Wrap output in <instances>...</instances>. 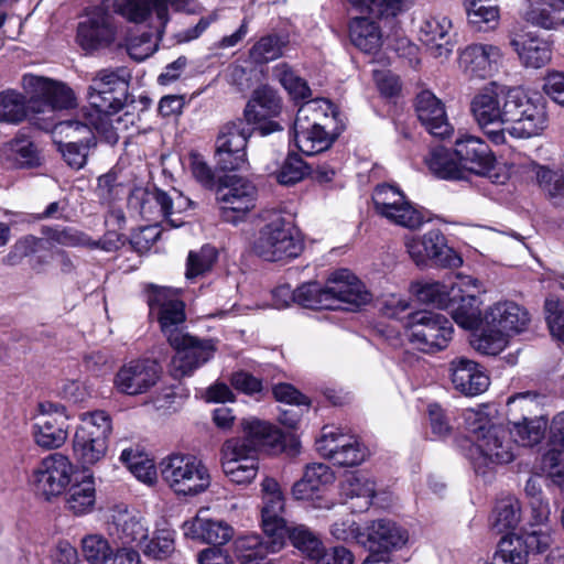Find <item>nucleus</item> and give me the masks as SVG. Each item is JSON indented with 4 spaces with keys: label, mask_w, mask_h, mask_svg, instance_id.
I'll use <instances>...</instances> for the list:
<instances>
[{
    "label": "nucleus",
    "mask_w": 564,
    "mask_h": 564,
    "mask_svg": "<svg viewBox=\"0 0 564 564\" xmlns=\"http://www.w3.org/2000/svg\"><path fill=\"white\" fill-rule=\"evenodd\" d=\"M186 0H104L100 7L90 10L85 20L77 26V43L87 51H95L108 46L115 40V26L111 15L112 10L130 22L141 23L148 19L152 10H155L162 23L167 21V8L181 10Z\"/></svg>",
    "instance_id": "1"
},
{
    "label": "nucleus",
    "mask_w": 564,
    "mask_h": 564,
    "mask_svg": "<svg viewBox=\"0 0 564 564\" xmlns=\"http://www.w3.org/2000/svg\"><path fill=\"white\" fill-rule=\"evenodd\" d=\"M245 436L228 440L223 446V470L237 485L251 482L258 471L257 454L261 449L282 448L283 434L275 426L256 417L241 423Z\"/></svg>",
    "instance_id": "2"
},
{
    "label": "nucleus",
    "mask_w": 564,
    "mask_h": 564,
    "mask_svg": "<svg viewBox=\"0 0 564 564\" xmlns=\"http://www.w3.org/2000/svg\"><path fill=\"white\" fill-rule=\"evenodd\" d=\"M295 303L311 310L354 311L371 300L364 283L348 270L334 272L326 285L307 282L294 290Z\"/></svg>",
    "instance_id": "3"
},
{
    "label": "nucleus",
    "mask_w": 564,
    "mask_h": 564,
    "mask_svg": "<svg viewBox=\"0 0 564 564\" xmlns=\"http://www.w3.org/2000/svg\"><path fill=\"white\" fill-rule=\"evenodd\" d=\"M464 420L475 438L473 465L477 473H485L482 467L509 464L516 458V446L502 425L494 424L482 411L473 409L464 412Z\"/></svg>",
    "instance_id": "4"
},
{
    "label": "nucleus",
    "mask_w": 564,
    "mask_h": 564,
    "mask_svg": "<svg viewBox=\"0 0 564 564\" xmlns=\"http://www.w3.org/2000/svg\"><path fill=\"white\" fill-rule=\"evenodd\" d=\"M360 15L350 18L348 39L364 54H377L383 44L380 22L399 14L408 0H347Z\"/></svg>",
    "instance_id": "5"
},
{
    "label": "nucleus",
    "mask_w": 564,
    "mask_h": 564,
    "mask_svg": "<svg viewBox=\"0 0 564 564\" xmlns=\"http://www.w3.org/2000/svg\"><path fill=\"white\" fill-rule=\"evenodd\" d=\"M162 480L174 494L218 491L206 464L195 455L172 453L159 463Z\"/></svg>",
    "instance_id": "6"
},
{
    "label": "nucleus",
    "mask_w": 564,
    "mask_h": 564,
    "mask_svg": "<svg viewBox=\"0 0 564 564\" xmlns=\"http://www.w3.org/2000/svg\"><path fill=\"white\" fill-rule=\"evenodd\" d=\"M505 115L506 122H511L506 133L517 139L540 135L547 127L545 101L541 97H530L519 88L507 90Z\"/></svg>",
    "instance_id": "7"
},
{
    "label": "nucleus",
    "mask_w": 564,
    "mask_h": 564,
    "mask_svg": "<svg viewBox=\"0 0 564 564\" xmlns=\"http://www.w3.org/2000/svg\"><path fill=\"white\" fill-rule=\"evenodd\" d=\"M74 481L73 494H95V478L84 468L73 475L69 459L59 454H51L44 458L33 474L32 481L36 486V494H62V490Z\"/></svg>",
    "instance_id": "8"
},
{
    "label": "nucleus",
    "mask_w": 564,
    "mask_h": 564,
    "mask_svg": "<svg viewBox=\"0 0 564 564\" xmlns=\"http://www.w3.org/2000/svg\"><path fill=\"white\" fill-rule=\"evenodd\" d=\"M253 252L270 262H282L297 258L303 242L291 223L281 214H273L258 231L252 245Z\"/></svg>",
    "instance_id": "9"
},
{
    "label": "nucleus",
    "mask_w": 564,
    "mask_h": 564,
    "mask_svg": "<svg viewBox=\"0 0 564 564\" xmlns=\"http://www.w3.org/2000/svg\"><path fill=\"white\" fill-rule=\"evenodd\" d=\"M34 123L37 124L36 121ZM39 127L45 130L52 129L55 143L64 161L75 170L85 166L90 149L97 144L91 129L94 127L87 122L65 120L56 123H39Z\"/></svg>",
    "instance_id": "10"
},
{
    "label": "nucleus",
    "mask_w": 564,
    "mask_h": 564,
    "mask_svg": "<svg viewBox=\"0 0 564 564\" xmlns=\"http://www.w3.org/2000/svg\"><path fill=\"white\" fill-rule=\"evenodd\" d=\"M111 430V419L105 411L82 415V423L75 432L73 449L83 466L94 465L105 456Z\"/></svg>",
    "instance_id": "11"
},
{
    "label": "nucleus",
    "mask_w": 564,
    "mask_h": 564,
    "mask_svg": "<svg viewBox=\"0 0 564 564\" xmlns=\"http://www.w3.org/2000/svg\"><path fill=\"white\" fill-rule=\"evenodd\" d=\"M507 91L502 86L490 83L482 87L471 99V115L495 144H503L506 142V129L502 124L506 122L505 115V97Z\"/></svg>",
    "instance_id": "12"
},
{
    "label": "nucleus",
    "mask_w": 564,
    "mask_h": 564,
    "mask_svg": "<svg viewBox=\"0 0 564 564\" xmlns=\"http://www.w3.org/2000/svg\"><path fill=\"white\" fill-rule=\"evenodd\" d=\"M452 335V323L441 313L419 311L409 316V340L421 351L435 352L446 348Z\"/></svg>",
    "instance_id": "13"
},
{
    "label": "nucleus",
    "mask_w": 564,
    "mask_h": 564,
    "mask_svg": "<svg viewBox=\"0 0 564 564\" xmlns=\"http://www.w3.org/2000/svg\"><path fill=\"white\" fill-rule=\"evenodd\" d=\"M216 199L221 219L237 225L256 207L257 188L243 177L227 176L217 188Z\"/></svg>",
    "instance_id": "14"
},
{
    "label": "nucleus",
    "mask_w": 564,
    "mask_h": 564,
    "mask_svg": "<svg viewBox=\"0 0 564 564\" xmlns=\"http://www.w3.org/2000/svg\"><path fill=\"white\" fill-rule=\"evenodd\" d=\"M404 245L409 256L417 265H425L431 261L443 268H458L463 263L460 256L447 246L444 234L437 228L422 236H406Z\"/></svg>",
    "instance_id": "15"
},
{
    "label": "nucleus",
    "mask_w": 564,
    "mask_h": 564,
    "mask_svg": "<svg viewBox=\"0 0 564 564\" xmlns=\"http://www.w3.org/2000/svg\"><path fill=\"white\" fill-rule=\"evenodd\" d=\"M22 87L31 95V107L36 113H53L57 109H68L75 106L73 90L65 84L46 77L25 74Z\"/></svg>",
    "instance_id": "16"
},
{
    "label": "nucleus",
    "mask_w": 564,
    "mask_h": 564,
    "mask_svg": "<svg viewBox=\"0 0 564 564\" xmlns=\"http://www.w3.org/2000/svg\"><path fill=\"white\" fill-rule=\"evenodd\" d=\"M150 315L155 316L170 345H180L185 323L184 303L170 290L151 285L148 294Z\"/></svg>",
    "instance_id": "17"
},
{
    "label": "nucleus",
    "mask_w": 564,
    "mask_h": 564,
    "mask_svg": "<svg viewBox=\"0 0 564 564\" xmlns=\"http://www.w3.org/2000/svg\"><path fill=\"white\" fill-rule=\"evenodd\" d=\"M478 293V281L471 276L457 275L452 284V295L446 308L462 328L476 329L482 322Z\"/></svg>",
    "instance_id": "18"
},
{
    "label": "nucleus",
    "mask_w": 564,
    "mask_h": 564,
    "mask_svg": "<svg viewBox=\"0 0 564 564\" xmlns=\"http://www.w3.org/2000/svg\"><path fill=\"white\" fill-rule=\"evenodd\" d=\"M372 200L376 212L395 225L414 229L424 221L422 213L392 185H378L372 194Z\"/></svg>",
    "instance_id": "19"
},
{
    "label": "nucleus",
    "mask_w": 564,
    "mask_h": 564,
    "mask_svg": "<svg viewBox=\"0 0 564 564\" xmlns=\"http://www.w3.org/2000/svg\"><path fill=\"white\" fill-rule=\"evenodd\" d=\"M161 376L159 362L151 358H139L122 365L113 377L118 393L134 397L148 392Z\"/></svg>",
    "instance_id": "20"
},
{
    "label": "nucleus",
    "mask_w": 564,
    "mask_h": 564,
    "mask_svg": "<svg viewBox=\"0 0 564 564\" xmlns=\"http://www.w3.org/2000/svg\"><path fill=\"white\" fill-rule=\"evenodd\" d=\"M420 41L435 58H448L457 43L453 21L444 13L426 15L420 26Z\"/></svg>",
    "instance_id": "21"
},
{
    "label": "nucleus",
    "mask_w": 564,
    "mask_h": 564,
    "mask_svg": "<svg viewBox=\"0 0 564 564\" xmlns=\"http://www.w3.org/2000/svg\"><path fill=\"white\" fill-rule=\"evenodd\" d=\"M281 111V99L276 91L268 86L259 87L253 91L252 98L245 109V119L248 123L258 124L261 135L282 130V127L270 120Z\"/></svg>",
    "instance_id": "22"
},
{
    "label": "nucleus",
    "mask_w": 564,
    "mask_h": 564,
    "mask_svg": "<svg viewBox=\"0 0 564 564\" xmlns=\"http://www.w3.org/2000/svg\"><path fill=\"white\" fill-rule=\"evenodd\" d=\"M41 413L33 426L35 442L43 448H57L67 438L65 408L46 402L40 404Z\"/></svg>",
    "instance_id": "23"
},
{
    "label": "nucleus",
    "mask_w": 564,
    "mask_h": 564,
    "mask_svg": "<svg viewBox=\"0 0 564 564\" xmlns=\"http://www.w3.org/2000/svg\"><path fill=\"white\" fill-rule=\"evenodd\" d=\"M172 359V372L176 378L192 375L197 368L213 358L216 350L212 340L198 339L187 334L182 336Z\"/></svg>",
    "instance_id": "24"
},
{
    "label": "nucleus",
    "mask_w": 564,
    "mask_h": 564,
    "mask_svg": "<svg viewBox=\"0 0 564 564\" xmlns=\"http://www.w3.org/2000/svg\"><path fill=\"white\" fill-rule=\"evenodd\" d=\"M175 198L164 191L154 189L143 193L140 199V214L148 220L163 217L169 224L177 228L183 224L181 218H173L181 209L189 206L192 202L181 193L175 192Z\"/></svg>",
    "instance_id": "25"
},
{
    "label": "nucleus",
    "mask_w": 564,
    "mask_h": 564,
    "mask_svg": "<svg viewBox=\"0 0 564 564\" xmlns=\"http://www.w3.org/2000/svg\"><path fill=\"white\" fill-rule=\"evenodd\" d=\"M130 70L126 67L104 68L91 78L87 89V99L91 107H105L102 94H115L119 98H129Z\"/></svg>",
    "instance_id": "26"
},
{
    "label": "nucleus",
    "mask_w": 564,
    "mask_h": 564,
    "mask_svg": "<svg viewBox=\"0 0 564 564\" xmlns=\"http://www.w3.org/2000/svg\"><path fill=\"white\" fill-rule=\"evenodd\" d=\"M109 534L122 545L142 543L149 535V527L137 511L118 505L111 509Z\"/></svg>",
    "instance_id": "27"
},
{
    "label": "nucleus",
    "mask_w": 564,
    "mask_h": 564,
    "mask_svg": "<svg viewBox=\"0 0 564 564\" xmlns=\"http://www.w3.org/2000/svg\"><path fill=\"white\" fill-rule=\"evenodd\" d=\"M454 153L459 161V167L477 175H486L495 161L488 144L480 138L470 134H464L456 139Z\"/></svg>",
    "instance_id": "28"
},
{
    "label": "nucleus",
    "mask_w": 564,
    "mask_h": 564,
    "mask_svg": "<svg viewBox=\"0 0 564 564\" xmlns=\"http://www.w3.org/2000/svg\"><path fill=\"white\" fill-rule=\"evenodd\" d=\"M408 531L390 519H378L367 527L366 539L361 543L369 551H380L390 554L406 544Z\"/></svg>",
    "instance_id": "29"
},
{
    "label": "nucleus",
    "mask_w": 564,
    "mask_h": 564,
    "mask_svg": "<svg viewBox=\"0 0 564 564\" xmlns=\"http://www.w3.org/2000/svg\"><path fill=\"white\" fill-rule=\"evenodd\" d=\"M451 380L454 388L465 395H478L485 392L489 384V377L474 360L457 357L449 362Z\"/></svg>",
    "instance_id": "30"
},
{
    "label": "nucleus",
    "mask_w": 564,
    "mask_h": 564,
    "mask_svg": "<svg viewBox=\"0 0 564 564\" xmlns=\"http://www.w3.org/2000/svg\"><path fill=\"white\" fill-rule=\"evenodd\" d=\"M486 325L503 330L505 334H520L530 323L528 311L512 301H499L489 306L484 314Z\"/></svg>",
    "instance_id": "31"
},
{
    "label": "nucleus",
    "mask_w": 564,
    "mask_h": 564,
    "mask_svg": "<svg viewBox=\"0 0 564 564\" xmlns=\"http://www.w3.org/2000/svg\"><path fill=\"white\" fill-rule=\"evenodd\" d=\"M501 61L498 46L476 43L460 53V65L470 76L487 78L494 75Z\"/></svg>",
    "instance_id": "32"
},
{
    "label": "nucleus",
    "mask_w": 564,
    "mask_h": 564,
    "mask_svg": "<svg viewBox=\"0 0 564 564\" xmlns=\"http://www.w3.org/2000/svg\"><path fill=\"white\" fill-rule=\"evenodd\" d=\"M415 111L432 135L444 138L452 132L444 104L430 90H423L416 96Z\"/></svg>",
    "instance_id": "33"
},
{
    "label": "nucleus",
    "mask_w": 564,
    "mask_h": 564,
    "mask_svg": "<svg viewBox=\"0 0 564 564\" xmlns=\"http://www.w3.org/2000/svg\"><path fill=\"white\" fill-rule=\"evenodd\" d=\"M338 111L326 98L304 101L297 109L294 122L314 126L315 128L341 131L338 123Z\"/></svg>",
    "instance_id": "34"
},
{
    "label": "nucleus",
    "mask_w": 564,
    "mask_h": 564,
    "mask_svg": "<svg viewBox=\"0 0 564 564\" xmlns=\"http://www.w3.org/2000/svg\"><path fill=\"white\" fill-rule=\"evenodd\" d=\"M510 45L525 67L540 68L551 61L552 51L549 42L533 33L514 34Z\"/></svg>",
    "instance_id": "35"
},
{
    "label": "nucleus",
    "mask_w": 564,
    "mask_h": 564,
    "mask_svg": "<svg viewBox=\"0 0 564 564\" xmlns=\"http://www.w3.org/2000/svg\"><path fill=\"white\" fill-rule=\"evenodd\" d=\"M42 234L46 237L50 243L69 248H101L106 251H110L118 247L117 241L94 240L87 234L73 227L46 226L42 228Z\"/></svg>",
    "instance_id": "36"
},
{
    "label": "nucleus",
    "mask_w": 564,
    "mask_h": 564,
    "mask_svg": "<svg viewBox=\"0 0 564 564\" xmlns=\"http://www.w3.org/2000/svg\"><path fill=\"white\" fill-rule=\"evenodd\" d=\"M284 496H270L262 507V528L268 538H272V549L281 550L286 535V520L284 518Z\"/></svg>",
    "instance_id": "37"
},
{
    "label": "nucleus",
    "mask_w": 564,
    "mask_h": 564,
    "mask_svg": "<svg viewBox=\"0 0 564 564\" xmlns=\"http://www.w3.org/2000/svg\"><path fill=\"white\" fill-rule=\"evenodd\" d=\"M340 131L315 128L294 122L293 137L297 149L305 155L321 153L332 147Z\"/></svg>",
    "instance_id": "38"
},
{
    "label": "nucleus",
    "mask_w": 564,
    "mask_h": 564,
    "mask_svg": "<svg viewBox=\"0 0 564 564\" xmlns=\"http://www.w3.org/2000/svg\"><path fill=\"white\" fill-rule=\"evenodd\" d=\"M187 534L207 544L224 545L234 536V529L224 521L205 519L199 511L191 522Z\"/></svg>",
    "instance_id": "39"
},
{
    "label": "nucleus",
    "mask_w": 564,
    "mask_h": 564,
    "mask_svg": "<svg viewBox=\"0 0 564 564\" xmlns=\"http://www.w3.org/2000/svg\"><path fill=\"white\" fill-rule=\"evenodd\" d=\"M335 481L329 466L323 463L307 464L302 477L293 484L292 494L325 491Z\"/></svg>",
    "instance_id": "40"
},
{
    "label": "nucleus",
    "mask_w": 564,
    "mask_h": 564,
    "mask_svg": "<svg viewBox=\"0 0 564 564\" xmlns=\"http://www.w3.org/2000/svg\"><path fill=\"white\" fill-rule=\"evenodd\" d=\"M30 113H34L31 107V97L28 100L22 93L14 89L0 91V122L19 124Z\"/></svg>",
    "instance_id": "41"
},
{
    "label": "nucleus",
    "mask_w": 564,
    "mask_h": 564,
    "mask_svg": "<svg viewBox=\"0 0 564 564\" xmlns=\"http://www.w3.org/2000/svg\"><path fill=\"white\" fill-rule=\"evenodd\" d=\"M521 521V505L514 496H503L496 501L491 513V528L503 533L513 530Z\"/></svg>",
    "instance_id": "42"
},
{
    "label": "nucleus",
    "mask_w": 564,
    "mask_h": 564,
    "mask_svg": "<svg viewBox=\"0 0 564 564\" xmlns=\"http://www.w3.org/2000/svg\"><path fill=\"white\" fill-rule=\"evenodd\" d=\"M279 551L272 549V538L264 542L259 535H246L235 541V552L240 564H260L268 554Z\"/></svg>",
    "instance_id": "43"
},
{
    "label": "nucleus",
    "mask_w": 564,
    "mask_h": 564,
    "mask_svg": "<svg viewBox=\"0 0 564 564\" xmlns=\"http://www.w3.org/2000/svg\"><path fill=\"white\" fill-rule=\"evenodd\" d=\"M511 424L512 427L508 431L513 437V444L534 446L544 437L547 422L543 416H523V421H513Z\"/></svg>",
    "instance_id": "44"
},
{
    "label": "nucleus",
    "mask_w": 564,
    "mask_h": 564,
    "mask_svg": "<svg viewBox=\"0 0 564 564\" xmlns=\"http://www.w3.org/2000/svg\"><path fill=\"white\" fill-rule=\"evenodd\" d=\"M480 326V333L474 334L470 339L473 347L484 355L496 356L501 352L508 345L509 336L498 327L486 325L484 321Z\"/></svg>",
    "instance_id": "45"
},
{
    "label": "nucleus",
    "mask_w": 564,
    "mask_h": 564,
    "mask_svg": "<svg viewBox=\"0 0 564 564\" xmlns=\"http://www.w3.org/2000/svg\"><path fill=\"white\" fill-rule=\"evenodd\" d=\"M250 135V123L246 119L228 122L219 131L216 139V149L246 150Z\"/></svg>",
    "instance_id": "46"
},
{
    "label": "nucleus",
    "mask_w": 564,
    "mask_h": 564,
    "mask_svg": "<svg viewBox=\"0 0 564 564\" xmlns=\"http://www.w3.org/2000/svg\"><path fill=\"white\" fill-rule=\"evenodd\" d=\"M120 460L141 482L152 486L158 479V470L152 459L131 448L123 449Z\"/></svg>",
    "instance_id": "47"
},
{
    "label": "nucleus",
    "mask_w": 564,
    "mask_h": 564,
    "mask_svg": "<svg viewBox=\"0 0 564 564\" xmlns=\"http://www.w3.org/2000/svg\"><path fill=\"white\" fill-rule=\"evenodd\" d=\"M425 162L429 170L440 178L459 180L463 177V171L458 163L453 160L452 153L443 147L433 148Z\"/></svg>",
    "instance_id": "48"
},
{
    "label": "nucleus",
    "mask_w": 564,
    "mask_h": 564,
    "mask_svg": "<svg viewBox=\"0 0 564 564\" xmlns=\"http://www.w3.org/2000/svg\"><path fill=\"white\" fill-rule=\"evenodd\" d=\"M286 534L292 545L311 560H315L323 551L321 539L304 524L289 529Z\"/></svg>",
    "instance_id": "49"
},
{
    "label": "nucleus",
    "mask_w": 564,
    "mask_h": 564,
    "mask_svg": "<svg viewBox=\"0 0 564 564\" xmlns=\"http://www.w3.org/2000/svg\"><path fill=\"white\" fill-rule=\"evenodd\" d=\"M274 77L281 83L289 95L297 100H305L312 95L311 88L307 83L300 77L295 72L284 63L278 64L274 67Z\"/></svg>",
    "instance_id": "50"
},
{
    "label": "nucleus",
    "mask_w": 564,
    "mask_h": 564,
    "mask_svg": "<svg viewBox=\"0 0 564 564\" xmlns=\"http://www.w3.org/2000/svg\"><path fill=\"white\" fill-rule=\"evenodd\" d=\"M80 549L84 558L90 564H107L113 553L108 540L98 533L85 535Z\"/></svg>",
    "instance_id": "51"
},
{
    "label": "nucleus",
    "mask_w": 564,
    "mask_h": 564,
    "mask_svg": "<svg viewBox=\"0 0 564 564\" xmlns=\"http://www.w3.org/2000/svg\"><path fill=\"white\" fill-rule=\"evenodd\" d=\"M528 556L519 535H506L500 540L494 560L497 564H527Z\"/></svg>",
    "instance_id": "52"
},
{
    "label": "nucleus",
    "mask_w": 564,
    "mask_h": 564,
    "mask_svg": "<svg viewBox=\"0 0 564 564\" xmlns=\"http://www.w3.org/2000/svg\"><path fill=\"white\" fill-rule=\"evenodd\" d=\"M10 155L19 167H35L41 164L36 145L25 135H17L9 142Z\"/></svg>",
    "instance_id": "53"
},
{
    "label": "nucleus",
    "mask_w": 564,
    "mask_h": 564,
    "mask_svg": "<svg viewBox=\"0 0 564 564\" xmlns=\"http://www.w3.org/2000/svg\"><path fill=\"white\" fill-rule=\"evenodd\" d=\"M312 172L313 169L311 165L305 163L297 154L291 153L285 158L276 172V181L282 185H293Z\"/></svg>",
    "instance_id": "54"
},
{
    "label": "nucleus",
    "mask_w": 564,
    "mask_h": 564,
    "mask_svg": "<svg viewBox=\"0 0 564 564\" xmlns=\"http://www.w3.org/2000/svg\"><path fill=\"white\" fill-rule=\"evenodd\" d=\"M175 532L170 528L156 529L143 547V553L155 560L170 556L175 550Z\"/></svg>",
    "instance_id": "55"
},
{
    "label": "nucleus",
    "mask_w": 564,
    "mask_h": 564,
    "mask_svg": "<svg viewBox=\"0 0 564 564\" xmlns=\"http://www.w3.org/2000/svg\"><path fill=\"white\" fill-rule=\"evenodd\" d=\"M286 41L279 35L262 36L250 48V57L256 63H269L282 56Z\"/></svg>",
    "instance_id": "56"
},
{
    "label": "nucleus",
    "mask_w": 564,
    "mask_h": 564,
    "mask_svg": "<svg viewBox=\"0 0 564 564\" xmlns=\"http://www.w3.org/2000/svg\"><path fill=\"white\" fill-rule=\"evenodd\" d=\"M217 259V251L209 245L203 246L198 251H191L187 257L185 276L193 280L209 271Z\"/></svg>",
    "instance_id": "57"
},
{
    "label": "nucleus",
    "mask_w": 564,
    "mask_h": 564,
    "mask_svg": "<svg viewBox=\"0 0 564 564\" xmlns=\"http://www.w3.org/2000/svg\"><path fill=\"white\" fill-rule=\"evenodd\" d=\"M543 474L550 477L552 485L564 491V449L553 447L546 451L541 460Z\"/></svg>",
    "instance_id": "58"
},
{
    "label": "nucleus",
    "mask_w": 564,
    "mask_h": 564,
    "mask_svg": "<svg viewBox=\"0 0 564 564\" xmlns=\"http://www.w3.org/2000/svg\"><path fill=\"white\" fill-rule=\"evenodd\" d=\"M468 21L481 29V24L496 23L499 17L498 8L492 0H465Z\"/></svg>",
    "instance_id": "59"
},
{
    "label": "nucleus",
    "mask_w": 564,
    "mask_h": 564,
    "mask_svg": "<svg viewBox=\"0 0 564 564\" xmlns=\"http://www.w3.org/2000/svg\"><path fill=\"white\" fill-rule=\"evenodd\" d=\"M341 489L343 494H377V482L366 471H347L341 480Z\"/></svg>",
    "instance_id": "60"
},
{
    "label": "nucleus",
    "mask_w": 564,
    "mask_h": 564,
    "mask_svg": "<svg viewBox=\"0 0 564 564\" xmlns=\"http://www.w3.org/2000/svg\"><path fill=\"white\" fill-rule=\"evenodd\" d=\"M536 181L540 187L552 198H564V172L554 171L545 166L536 170Z\"/></svg>",
    "instance_id": "61"
},
{
    "label": "nucleus",
    "mask_w": 564,
    "mask_h": 564,
    "mask_svg": "<svg viewBox=\"0 0 564 564\" xmlns=\"http://www.w3.org/2000/svg\"><path fill=\"white\" fill-rule=\"evenodd\" d=\"M508 411L511 415L516 416L518 412L521 413V421L523 416L533 415L538 416L536 413L540 410L541 397L531 391L521 392L514 394L508 399L507 402Z\"/></svg>",
    "instance_id": "62"
},
{
    "label": "nucleus",
    "mask_w": 564,
    "mask_h": 564,
    "mask_svg": "<svg viewBox=\"0 0 564 564\" xmlns=\"http://www.w3.org/2000/svg\"><path fill=\"white\" fill-rule=\"evenodd\" d=\"M340 448L335 453L334 464L339 466H355L360 464L366 457V449L352 436L339 440Z\"/></svg>",
    "instance_id": "63"
},
{
    "label": "nucleus",
    "mask_w": 564,
    "mask_h": 564,
    "mask_svg": "<svg viewBox=\"0 0 564 564\" xmlns=\"http://www.w3.org/2000/svg\"><path fill=\"white\" fill-rule=\"evenodd\" d=\"M519 538L522 541L523 546L528 550V554L532 553H544L553 544L554 539L551 529L546 527H540L525 531Z\"/></svg>",
    "instance_id": "64"
}]
</instances>
